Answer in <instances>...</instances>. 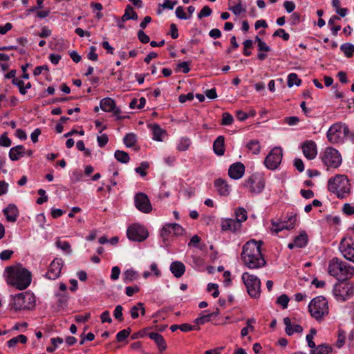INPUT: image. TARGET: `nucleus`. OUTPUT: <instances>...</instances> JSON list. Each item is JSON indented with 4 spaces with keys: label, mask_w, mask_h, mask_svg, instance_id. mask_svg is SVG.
Instances as JSON below:
<instances>
[{
    "label": "nucleus",
    "mask_w": 354,
    "mask_h": 354,
    "mask_svg": "<svg viewBox=\"0 0 354 354\" xmlns=\"http://www.w3.org/2000/svg\"><path fill=\"white\" fill-rule=\"evenodd\" d=\"M25 154V149L23 145H17L10 149L9 157L15 161L19 160L20 156H24Z\"/></svg>",
    "instance_id": "32"
},
{
    "label": "nucleus",
    "mask_w": 354,
    "mask_h": 354,
    "mask_svg": "<svg viewBox=\"0 0 354 354\" xmlns=\"http://www.w3.org/2000/svg\"><path fill=\"white\" fill-rule=\"evenodd\" d=\"M127 234L130 240L138 242L145 241L149 236L147 229L139 224H133L129 227Z\"/></svg>",
    "instance_id": "13"
},
{
    "label": "nucleus",
    "mask_w": 354,
    "mask_h": 354,
    "mask_svg": "<svg viewBox=\"0 0 354 354\" xmlns=\"http://www.w3.org/2000/svg\"><path fill=\"white\" fill-rule=\"evenodd\" d=\"M138 37L140 42L142 44H147L149 41V37L145 34L142 30H140L138 32Z\"/></svg>",
    "instance_id": "58"
},
{
    "label": "nucleus",
    "mask_w": 354,
    "mask_h": 354,
    "mask_svg": "<svg viewBox=\"0 0 354 354\" xmlns=\"http://www.w3.org/2000/svg\"><path fill=\"white\" fill-rule=\"evenodd\" d=\"M191 145L189 138L183 137L180 139L179 142L177 145V149L180 151H184L189 149Z\"/></svg>",
    "instance_id": "38"
},
{
    "label": "nucleus",
    "mask_w": 354,
    "mask_h": 354,
    "mask_svg": "<svg viewBox=\"0 0 354 354\" xmlns=\"http://www.w3.org/2000/svg\"><path fill=\"white\" fill-rule=\"evenodd\" d=\"M248 295L253 298H258L261 293V281L255 275L244 272L241 277Z\"/></svg>",
    "instance_id": "9"
},
{
    "label": "nucleus",
    "mask_w": 354,
    "mask_h": 354,
    "mask_svg": "<svg viewBox=\"0 0 354 354\" xmlns=\"http://www.w3.org/2000/svg\"><path fill=\"white\" fill-rule=\"evenodd\" d=\"M282 157V149L279 147H274L266 156L264 164L268 169H275L281 164Z\"/></svg>",
    "instance_id": "12"
},
{
    "label": "nucleus",
    "mask_w": 354,
    "mask_h": 354,
    "mask_svg": "<svg viewBox=\"0 0 354 354\" xmlns=\"http://www.w3.org/2000/svg\"><path fill=\"white\" fill-rule=\"evenodd\" d=\"M214 315V313H208L207 315H201V317L195 319L194 323L197 325H203L205 323L209 322Z\"/></svg>",
    "instance_id": "45"
},
{
    "label": "nucleus",
    "mask_w": 354,
    "mask_h": 354,
    "mask_svg": "<svg viewBox=\"0 0 354 354\" xmlns=\"http://www.w3.org/2000/svg\"><path fill=\"white\" fill-rule=\"evenodd\" d=\"M138 18L137 13L133 10L130 5H127L125 8L124 14L122 17V21L129 19L137 20Z\"/></svg>",
    "instance_id": "33"
},
{
    "label": "nucleus",
    "mask_w": 354,
    "mask_h": 354,
    "mask_svg": "<svg viewBox=\"0 0 354 354\" xmlns=\"http://www.w3.org/2000/svg\"><path fill=\"white\" fill-rule=\"evenodd\" d=\"M348 133V126L342 122L333 124L328 130L326 136L332 144H342Z\"/></svg>",
    "instance_id": "7"
},
{
    "label": "nucleus",
    "mask_w": 354,
    "mask_h": 354,
    "mask_svg": "<svg viewBox=\"0 0 354 354\" xmlns=\"http://www.w3.org/2000/svg\"><path fill=\"white\" fill-rule=\"evenodd\" d=\"M170 270L175 277L180 278L185 272V266L180 261H174L171 263Z\"/></svg>",
    "instance_id": "28"
},
{
    "label": "nucleus",
    "mask_w": 354,
    "mask_h": 354,
    "mask_svg": "<svg viewBox=\"0 0 354 354\" xmlns=\"http://www.w3.org/2000/svg\"><path fill=\"white\" fill-rule=\"evenodd\" d=\"M184 229L178 223H168L165 225L161 230V237L163 241L167 240V235L173 234L179 236L183 234Z\"/></svg>",
    "instance_id": "16"
},
{
    "label": "nucleus",
    "mask_w": 354,
    "mask_h": 354,
    "mask_svg": "<svg viewBox=\"0 0 354 354\" xmlns=\"http://www.w3.org/2000/svg\"><path fill=\"white\" fill-rule=\"evenodd\" d=\"M149 165L147 162H142L140 164V166L136 168V172L140 174L142 176H145L147 173L145 171V169L149 168Z\"/></svg>",
    "instance_id": "55"
},
{
    "label": "nucleus",
    "mask_w": 354,
    "mask_h": 354,
    "mask_svg": "<svg viewBox=\"0 0 354 354\" xmlns=\"http://www.w3.org/2000/svg\"><path fill=\"white\" fill-rule=\"evenodd\" d=\"M301 80L298 77L296 73H290L288 76V86L292 87L293 85L299 86Z\"/></svg>",
    "instance_id": "42"
},
{
    "label": "nucleus",
    "mask_w": 354,
    "mask_h": 354,
    "mask_svg": "<svg viewBox=\"0 0 354 354\" xmlns=\"http://www.w3.org/2000/svg\"><path fill=\"white\" fill-rule=\"evenodd\" d=\"M233 117L229 113H224L222 115L221 124L230 125L233 122Z\"/></svg>",
    "instance_id": "54"
},
{
    "label": "nucleus",
    "mask_w": 354,
    "mask_h": 354,
    "mask_svg": "<svg viewBox=\"0 0 354 354\" xmlns=\"http://www.w3.org/2000/svg\"><path fill=\"white\" fill-rule=\"evenodd\" d=\"M10 305L15 311L32 309L35 306V295L29 292L17 294Z\"/></svg>",
    "instance_id": "6"
},
{
    "label": "nucleus",
    "mask_w": 354,
    "mask_h": 354,
    "mask_svg": "<svg viewBox=\"0 0 354 354\" xmlns=\"http://www.w3.org/2000/svg\"><path fill=\"white\" fill-rule=\"evenodd\" d=\"M114 156L117 159L118 161H119L122 163H127L129 160V154L124 151H120V150L115 151Z\"/></svg>",
    "instance_id": "39"
},
{
    "label": "nucleus",
    "mask_w": 354,
    "mask_h": 354,
    "mask_svg": "<svg viewBox=\"0 0 354 354\" xmlns=\"http://www.w3.org/2000/svg\"><path fill=\"white\" fill-rule=\"evenodd\" d=\"M245 172V166L240 162L232 164L229 169L228 174L232 179L238 180L242 178Z\"/></svg>",
    "instance_id": "18"
},
{
    "label": "nucleus",
    "mask_w": 354,
    "mask_h": 354,
    "mask_svg": "<svg viewBox=\"0 0 354 354\" xmlns=\"http://www.w3.org/2000/svg\"><path fill=\"white\" fill-rule=\"evenodd\" d=\"M236 221L241 223L245 221L248 218L247 211L243 207H239L235 210Z\"/></svg>",
    "instance_id": "37"
},
{
    "label": "nucleus",
    "mask_w": 354,
    "mask_h": 354,
    "mask_svg": "<svg viewBox=\"0 0 354 354\" xmlns=\"http://www.w3.org/2000/svg\"><path fill=\"white\" fill-rule=\"evenodd\" d=\"M3 212L8 221L15 222L17 221L19 216V211L15 205L10 204L6 208L3 209Z\"/></svg>",
    "instance_id": "21"
},
{
    "label": "nucleus",
    "mask_w": 354,
    "mask_h": 354,
    "mask_svg": "<svg viewBox=\"0 0 354 354\" xmlns=\"http://www.w3.org/2000/svg\"><path fill=\"white\" fill-rule=\"evenodd\" d=\"M63 265L62 259H55L48 268L46 277L49 279H56L60 274Z\"/></svg>",
    "instance_id": "17"
},
{
    "label": "nucleus",
    "mask_w": 354,
    "mask_h": 354,
    "mask_svg": "<svg viewBox=\"0 0 354 354\" xmlns=\"http://www.w3.org/2000/svg\"><path fill=\"white\" fill-rule=\"evenodd\" d=\"M212 9L209 6H205L198 14V18L201 19L203 17H209L212 15Z\"/></svg>",
    "instance_id": "47"
},
{
    "label": "nucleus",
    "mask_w": 354,
    "mask_h": 354,
    "mask_svg": "<svg viewBox=\"0 0 354 354\" xmlns=\"http://www.w3.org/2000/svg\"><path fill=\"white\" fill-rule=\"evenodd\" d=\"M308 242V236L306 232H301L299 236H296L293 243H290L288 247L292 249L295 247L301 248L304 247Z\"/></svg>",
    "instance_id": "26"
},
{
    "label": "nucleus",
    "mask_w": 354,
    "mask_h": 354,
    "mask_svg": "<svg viewBox=\"0 0 354 354\" xmlns=\"http://www.w3.org/2000/svg\"><path fill=\"white\" fill-rule=\"evenodd\" d=\"M50 341H51V343H52V346H48L46 348V351L48 353H53L57 349V344H60L63 343V339L59 337H55V338H52L50 339Z\"/></svg>",
    "instance_id": "44"
},
{
    "label": "nucleus",
    "mask_w": 354,
    "mask_h": 354,
    "mask_svg": "<svg viewBox=\"0 0 354 354\" xmlns=\"http://www.w3.org/2000/svg\"><path fill=\"white\" fill-rule=\"evenodd\" d=\"M224 137L218 136L213 143V149L214 153L218 156H223L225 153Z\"/></svg>",
    "instance_id": "31"
},
{
    "label": "nucleus",
    "mask_w": 354,
    "mask_h": 354,
    "mask_svg": "<svg viewBox=\"0 0 354 354\" xmlns=\"http://www.w3.org/2000/svg\"><path fill=\"white\" fill-rule=\"evenodd\" d=\"M97 141L100 147H104L108 143L109 138L106 134H102L97 136Z\"/></svg>",
    "instance_id": "56"
},
{
    "label": "nucleus",
    "mask_w": 354,
    "mask_h": 354,
    "mask_svg": "<svg viewBox=\"0 0 354 354\" xmlns=\"http://www.w3.org/2000/svg\"><path fill=\"white\" fill-rule=\"evenodd\" d=\"M131 329H124L120 331L116 335V339L118 342H120L124 340L130 334Z\"/></svg>",
    "instance_id": "48"
},
{
    "label": "nucleus",
    "mask_w": 354,
    "mask_h": 354,
    "mask_svg": "<svg viewBox=\"0 0 354 354\" xmlns=\"http://www.w3.org/2000/svg\"><path fill=\"white\" fill-rule=\"evenodd\" d=\"M328 189L335 194L337 198L343 199L351 193V185L345 175H337L328 181Z\"/></svg>",
    "instance_id": "4"
},
{
    "label": "nucleus",
    "mask_w": 354,
    "mask_h": 354,
    "mask_svg": "<svg viewBox=\"0 0 354 354\" xmlns=\"http://www.w3.org/2000/svg\"><path fill=\"white\" fill-rule=\"evenodd\" d=\"M262 241L250 240L243 245L241 258L243 264L249 269H259L266 265L261 253Z\"/></svg>",
    "instance_id": "1"
},
{
    "label": "nucleus",
    "mask_w": 354,
    "mask_h": 354,
    "mask_svg": "<svg viewBox=\"0 0 354 354\" xmlns=\"http://www.w3.org/2000/svg\"><path fill=\"white\" fill-rule=\"evenodd\" d=\"M265 178L259 174L251 175L243 183V186L252 195H257L261 193L265 188Z\"/></svg>",
    "instance_id": "8"
},
{
    "label": "nucleus",
    "mask_w": 354,
    "mask_h": 354,
    "mask_svg": "<svg viewBox=\"0 0 354 354\" xmlns=\"http://www.w3.org/2000/svg\"><path fill=\"white\" fill-rule=\"evenodd\" d=\"M342 210L346 215L350 216L354 214V206L351 205L350 203L344 204Z\"/></svg>",
    "instance_id": "62"
},
{
    "label": "nucleus",
    "mask_w": 354,
    "mask_h": 354,
    "mask_svg": "<svg viewBox=\"0 0 354 354\" xmlns=\"http://www.w3.org/2000/svg\"><path fill=\"white\" fill-rule=\"evenodd\" d=\"M253 41L250 39H247L243 42L244 49L243 54L245 56H249L251 55V51L248 50V49L252 48Z\"/></svg>",
    "instance_id": "59"
},
{
    "label": "nucleus",
    "mask_w": 354,
    "mask_h": 354,
    "mask_svg": "<svg viewBox=\"0 0 354 354\" xmlns=\"http://www.w3.org/2000/svg\"><path fill=\"white\" fill-rule=\"evenodd\" d=\"M151 129L153 132V139L155 140L162 141L167 136V131L157 124H152Z\"/></svg>",
    "instance_id": "30"
},
{
    "label": "nucleus",
    "mask_w": 354,
    "mask_h": 354,
    "mask_svg": "<svg viewBox=\"0 0 354 354\" xmlns=\"http://www.w3.org/2000/svg\"><path fill=\"white\" fill-rule=\"evenodd\" d=\"M302 151L305 157L309 160L314 159L317 154V146L313 141H306L302 145Z\"/></svg>",
    "instance_id": "19"
},
{
    "label": "nucleus",
    "mask_w": 354,
    "mask_h": 354,
    "mask_svg": "<svg viewBox=\"0 0 354 354\" xmlns=\"http://www.w3.org/2000/svg\"><path fill=\"white\" fill-rule=\"evenodd\" d=\"M248 150L251 151L253 154L257 155L260 153L261 146L259 142L257 140H250L246 145Z\"/></svg>",
    "instance_id": "36"
},
{
    "label": "nucleus",
    "mask_w": 354,
    "mask_h": 354,
    "mask_svg": "<svg viewBox=\"0 0 354 354\" xmlns=\"http://www.w3.org/2000/svg\"><path fill=\"white\" fill-rule=\"evenodd\" d=\"M332 351L330 346L327 344H321L315 346L311 351L310 354H329Z\"/></svg>",
    "instance_id": "34"
},
{
    "label": "nucleus",
    "mask_w": 354,
    "mask_h": 354,
    "mask_svg": "<svg viewBox=\"0 0 354 354\" xmlns=\"http://www.w3.org/2000/svg\"><path fill=\"white\" fill-rule=\"evenodd\" d=\"M333 293L337 301H346L354 295V285L351 283L335 284Z\"/></svg>",
    "instance_id": "11"
},
{
    "label": "nucleus",
    "mask_w": 354,
    "mask_h": 354,
    "mask_svg": "<svg viewBox=\"0 0 354 354\" xmlns=\"http://www.w3.org/2000/svg\"><path fill=\"white\" fill-rule=\"evenodd\" d=\"M214 185L217 189L218 194L221 196H228L230 193V186L227 185V182L222 179L218 178L215 180Z\"/></svg>",
    "instance_id": "23"
},
{
    "label": "nucleus",
    "mask_w": 354,
    "mask_h": 354,
    "mask_svg": "<svg viewBox=\"0 0 354 354\" xmlns=\"http://www.w3.org/2000/svg\"><path fill=\"white\" fill-rule=\"evenodd\" d=\"M339 250L344 258L354 263V241L353 239L344 238L339 244Z\"/></svg>",
    "instance_id": "14"
},
{
    "label": "nucleus",
    "mask_w": 354,
    "mask_h": 354,
    "mask_svg": "<svg viewBox=\"0 0 354 354\" xmlns=\"http://www.w3.org/2000/svg\"><path fill=\"white\" fill-rule=\"evenodd\" d=\"M283 324L286 326L285 331L288 335H292L294 333H301L303 331V328L300 325L295 324L292 326L289 317H285L283 319Z\"/></svg>",
    "instance_id": "24"
},
{
    "label": "nucleus",
    "mask_w": 354,
    "mask_h": 354,
    "mask_svg": "<svg viewBox=\"0 0 354 354\" xmlns=\"http://www.w3.org/2000/svg\"><path fill=\"white\" fill-rule=\"evenodd\" d=\"M150 339L153 340L157 344L159 350L162 352L167 348V344L163 337L157 333H150L148 334Z\"/></svg>",
    "instance_id": "29"
},
{
    "label": "nucleus",
    "mask_w": 354,
    "mask_h": 354,
    "mask_svg": "<svg viewBox=\"0 0 354 354\" xmlns=\"http://www.w3.org/2000/svg\"><path fill=\"white\" fill-rule=\"evenodd\" d=\"M289 220L291 222L290 224H289V225H288L285 223H272V227L271 229L272 231L275 233H278L279 232H280L284 229L290 230V229L294 228L295 222L296 221V216H291Z\"/></svg>",
    "instance_id": "27"
},
{
    "label": "nucleus",
    "mask_w": 354,
    "mask_h": 354,
    "mask_svg": "<svg viewBox=\"0 0 354 354\" xmlns=\"http://www.w3.org/2000/svg\"><path fill=\"white\" fill-rule=\"evenodd\" d=\"M177 3V1H171L170 0H164V2L162 4L160 5L163 9H169L172 10L174 9V6Z\"/></svg>",
    "instance_id": "61"
},
{
    "label": "nucleus",
    "mask_w": 354,
    "mask_h": 354,
    "mask_svg": "<svg viewBox=\"0 0 354 354\" xmlns=\"http://www.w3.org/2000/svg\"><path fill=\"white\" fill-rule=\"evenodd\" d=\"M12 141L7 136V133H4L0 136V146L8 147L11 145Z\"/></svg>",
    "instance_id": "52"
},
{
    "label": "nucleus",
    "mask_w": 354,
    "mask_h": 354,
    "mask_svg": "<svg viewBox=\"0 0 354 354\" xmlns=\"http://www.w3.org/2000/svg\"><path fill=\"white\" fill-rule=\"evenodd\" d=\"M179 329L183 332H189L191 330H198L199 327L192 326L189 324H183L180 325Z\"/></svg>",
    "instance_id": "57"
},
{
    "label": "nucleus",
    "mask_w": 354,
    "mask_h": 354,
    "mask_svg": "<svg viewBox=\"0 0 354 354\" xmlns=\"http://www.w3.org/2000/svg\"><path fill=\"white\" fill-rule=\"evenodd\" d=\"M273 37H281L283 40L288 41L290 35L282 28L277 29L273 34Z\"/></svg>",
    "instance_id": "51"
},
{
    "label": "nucleus",
    "mask_w": 354,
    "mask_h": 354,
    "mask_svg": "<svg viewBox=\"0 0 354 354\" xmlns=\"http://www.w3.org/2000/svg\"><path fill=\"white\" fill-rule=\"evenodd\" d=\"M324 164L327 167L337 168L342 162V158L339 151L332 147H326L322 156Z\"/></svg>",
    "instance_id": "10"
},
{
    "label": "nucleus",
    "mask_w": 354,
    "mask_h": 354,
    "mask_svg": "<svg viewBox=\"0 0 354 354\" xmlns=\"http://www.w3.org/2000/svg\"><path fill=\"white\" fill-rule=\"evenodd\" d=\"M137 277V273L133 270H127L123 273V280L124 283H129L133 281Z\"/></svg>",
    "instance_id": "41"
},
{
    "label": "nucleus",
    "mask_w": 354,
    "mask_h": 354,
    "mask_svg": "<svg viewBox=\"0 0 354 354\" xmlns=\"http://www.w3.org/2000/svg\"><path fill=\"white\" fill-rule=\"evenodd\" d=\"M241 227L239 222L232 218H225L222 221L221 230L223 231L231 230L235 232Z\"/></svg>",
    "instance_id": "22"
},
{
    "label": "nucleus",
    "mask_w": 354,
    "mask_h": 354,
    "mask_svg": "<svg viewBox=\"0 0 354 354\" xmlns=\"http://www.w3.org/2000/svg\"><path fill=\"white\" fill-rule=\"evenodd\" d=\"M12 83L14 85H16L17 86H18L21 94L25 95L27 93V91H26V88H24V81H22L18 78H16V79H14L12 80Z\"/></svg>",
    "instance_id": "46"
},
{
    "label": "nucleus",
    "mask_w": 354,
    "mask_h": 354,
    "mask_svg": "<svg viewBox=\"0 0 354 354\" xmlns=\"http://www.w3.org/2000/svg\"><path fill=\"white\" fill-rule=\"evenodd\" d=\"M124 143L127 147H133L136 142V136L134 133H127L124 139Z\"/></svg>",
    "instance_id": "43"
},
{
    "label": "nucleus",
    "mask_w": 354,
    "mask_h": 354,
    "mask_svg": "<svg viewBox=\"0 0 354 354\" xmlns=\"http://www.w3.org/2000/svg\"><path fill=\"white\" fill-rule=\"evenodd\" d=\"M308 310L310 315L317 321H322L329 313L326 299L322 296L314 298L308 305Z\"/></svg>",
    "instance_id": "5"
},
{
    "label": "nucleus",
    "mask_w": 354,
    "mask_h": 354,
    "mask_svg": "<svg viewBox=\"0 0 354 354\" xmlns=\"http://www.w3.org/2000/svg\"><path fill=\"white\" fill-rule=\"evenodd\" d=\"M235 15H239L246 12L245 6L243 4L242 0H233L230 2L228 8Z\"/></svg>",
    "instance_id": "25"
},
{
    "label": "nucleus",
    "mask_w": 354,
    "mask_h": 354,
    "mask_svg": "<svg viewBox=\"0 0 354 354\" xmlns=\"http://www.w3.org/2000/svg\"><path fill=\"white\" fill-rule=\"evenodd\" d=\"M96 48L93 46L90 47V52L88 54V59L92 61H97L98 55L95 53Z\"/></svg>",
    "instance_id": "64"
},
{
    "label": "nucleus",
    "mask_w": 354,
    "mask_h": 354,
    "mask_svg": "<svg viewBox=\"0 0 354 354\" xmlns=\"http://www.w3.org/2000/svg\"><path fill=\"white\" fill-rule=\"evenodd\" d=\"M176 15L178 19H187L189 17H187L182 6H178L176 9Z\"/></svg>",
    "instance_id": "60"
},
{
    "label": "nucleus",
    "mask_w": 354,
    "mask_h": 354,
    "mask_svg": "<svg viewBox=\"0 0 354 354\" xmlns=\"http://www.w3.org/2000/svg\"><path fill=\"white\" fill-rule=\"evenodd\" d=\"M56 245L59 248L62 249L64 251L67 252L68 253L71 252V245H70L69 243L67 241H62L59 240L56 242Z\"/></svg>",
    "instance_id": "49"
},
{
    "label": "nucleus",
    "mask_w": 354,
    "mask_h": 354,
    "mask_svg": "<svg viewBox=\"0 0 354 354\" xmlns=\"http://www.w3.org/2000/svg\"><path fill=\"white\" fill-rule=\"evenodd\" d=\"M6 272L8 273V283L16 287L19 290H24L31 283V273L27 269L21 267H7Z\"/></svg>",
    "instance_id": "2"
},
{
    "label": "nucleus",
    "mask_w": 354,
    "mask_h": 354,
    "mask_svg": "<svg viewBox=\"0 0 354 354\" xmlns=\"http://www.w3.org/2000/svg\"><path fill=\"white\" fill-rule=\"evenodd\" d=\"M135 205L138 209L143 213H149L152 209L149 199L143 193H138L135 196Z\"/></svg>",
    "instance_id": "15"
},
{
    "label": "nucleus",
    "mask_w": 354,
    "mask_h": 354,
    "mask_svg": "<svg viewBox=\"0 0 354 354\" xmlns=\"http://www.w3.org/2000/svg\"><path fill=\"white\" fill-rule=\"evenodd\" d=\"M301 15L298 12H294L291 15L290 21L292 25H297L300 22Z\"/></svg>",
    "instance_id": "63"
},
{
    "label": "nucleus",
    "mask_w": 354,
    "mask_h": 354,
    "mask_svg": "<svg viewBox=\"0 0 354 354\" xmlns=\"http://www.w3.org/2000/svg\"><path fill=\"white\" fill-rule=\"evenodd\" d=\"M341 50L344 53L345 56L348 58L353 57L354 53V45L350 43H345L340 46Z\"/></svg>",
    "instance_id": "35"
},
{
    "label": "nucleus",
    "mask_w": 354,
    "mask_h": 354,
    "mask_svg": "<svg viewBox=\"0 0 354 354\" xmlns=\"http://www.w3.org/2000/svg\"><path fill=\"white\" fill-rule=\"evenodd\" d=\"M100 107L104 111H113L115 114H118L120 112L119 109L115 108V101L109 97L104 98L100 101Z\"/></svg>",
    "instance_id": "20"
},
{
    "label": "nucleus",
    "mask_w": 354,
    "mask_h": 354,
    "mask_svg": "<svg viewBox=\"0 0 354 354\" xmlns=\"http://www.w3.org/2000/svg\"><path fill=\"white\" fill-rule=\"evenodd\" d=\"M289 301L288 295L283 294L280 295L277 300V303L281 305L283 308H286Z\"/></svg>",
    "instance_id": "50"
},
{
    "label": "nucleus",
    "mask_w": 354,
    "mask_h": 354,
    "mask_svg": "<svg viewBox=\"0 0 354 354\" xmlns=\"http://www.w3.org/2000/svg\"><path fill=\"white\" fill-rule=\"evenodd\" d=\"M328 272L338 281H345L354 275V268L335 257L328 262Z\"/></svg>",
    "instance_id": "3"
},
{
    "label": "nucleus",
    "mask_w": 354,
    "mask_h": 354,
    "mask_svg": "<svg viewBox=\"0 0 354 354\" xmlns=\"http://www.w3.org/2000/svg\"><path fill=\"white\" fill-rule=\"evenodd\" d=\"M27 342L26 336L24 335H19L15 337L12 338L8 342V346L10 348L14 347L18 342L25 344Z\"/></svg>",
    "instance_id": "40"
},
{
    "label": "nucleus",
    "mask_w": 354,
    "mask_h": 354,
    "mask_svg": "<svg viewBox=\"0 0 354 354\" xmlns=\"http://www.w3.org/2000/svg\"><path fill=\"white\" fill-rule=\"evenodd\" d=\"M122 310V306L121 305H118L113 312L114 317L120 322L123 321Z\"/></svg>",
    "instance_id": "53"
}]
</instances>
